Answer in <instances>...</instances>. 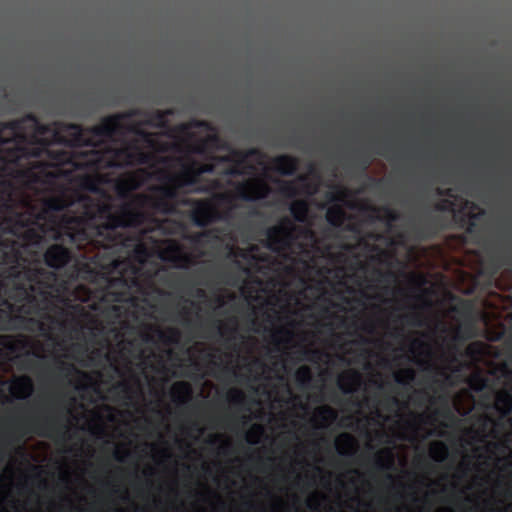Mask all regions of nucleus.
Listing matches in <instances>:
<instances>
[{
	"label": "nucleus",
	"instance_id": "f257e3e1",
	"mask_svg": "<svg viewBox=\"0 0 512 512\" xmlns=\"http://www.w3.org/2000/svg\"><path fill=\"white\" fill-rule=\"evenodd\" d=\"M138 115L137 110L108 115L96 125L52 122L44 124L37 116H26L0 124V172L26 168V173L68 167L86 173L148 165L152 156L138 146L136 140L113 145L117 136L128 131L138 139L151 143V133L138 126L128 128L122 122Z\"/></svg>",
	"mask_w": 512,
	"mask_h": 512
},
{
	"label": "nucleus",
	"instance_id": "f03ea898",
	"mask_svg": "<svg viewBox=\"0 0 512 512\" xmlns=\"http://www.w3.org/2000/svg\"><path fill=\"white\" fill-rule=\"evenodd\" d=\"M143 210L123 203L118 208L87 195L61 188L40 200V208L13 184L0 181V236L20 244L36 245L40 233L32 228L39 222L56 226V240L83 253L105 274L117 268L116 254L124 244L120 229L139 228L146 223Z\"/></svg>",
	"mask_w": 512,
	"mask_h": 512
},
{
	"label": "nucleus",
	"instance_id": "7ed1b4c3",
	"mask_svg": "<svg viewBox=\"0 0 512 512\" xmlns=\"http://www.w3.org/2000/svg\"><path fill=\"white\" fill-rule=\"evenodd\" d=\"M269 194V186L261 180H245L235 183V195L229 193H218L213 199H192L184 200V205L190 206L189 220L194 226L204 229L212 224L229 217V212L236 206L234 199L244 202H254L264 199Z\"/></svg>",
	"mask_w": 512,
	"mask_h": 512
},
{
	"label": "nucleus",
	"instance_id": "20e7f679",
	"mask_svg": "<svg viewBox=\"0 0 512 512\" xmlns=\"http://www.w3.org/2000/svg\"><path fill=\"white\" fill-rule=\"evenodd\" d=\"M7 300H11L18 306V311L23 315H36L40 318H47L49 311V292L46 286L14 282L6 291Z\"/></svg>",
	"mask_w": 512,
	"mask_h": 512
},
{
	"label": "nucleus",
	"instance_id": "39448f33",
	"mask_svg": "<svg viewBox=\"0 0 512 512\" xmlns=\"http://www.w3.org/2000/svg\"><path fill=\"white\" fill-rule=\"evenodd\" d=\"M22 253L19 250L18 242L14 240H5L0 236V265L7 267V277L15 282L26 281L28 285L46 287L40 282L43 275V269L32 267H21Z\"/></svg>",
	"mask_w": 512,
	"mask_h": 512
},
{
	"label": "nucleus",
	"instance_id": "423d86ee",
	"mask_svg": "<svg viewBox=\"0 0 512 512\" xmlns=\"http://www.w3.org/2000/svg\"><path fill=\"white\" fill-rule=\"evenodd\" d=\"M75 420L73 411L68 406L58 405L52 414L32 421L34 433L41 437L50 438L53 434L65 440V434L70 429L71 421Z\"/></svg>",
	"mask_w": 512,
	"mask_h": 512
},
{
	"label": "nucleus",
	"instance_id": "0eeeda50",
	"mask_svg": "<svg viewBox=\"0 0 512 512\" xmlns=\"http://www.w3.org/2000/svg\"><path fill=\"white\" fill-rule=\"evenodd\" d=\"M185 186L162 183L153 187V196L142 195L143 203L161 215H173L176 212V201L179 191Z\"/></svg>",
	"mask_w": 512,
	"mask_h": 512
},
{
	"label": "nucleus",
	"instance_id": "6e6552de",
	"mask_svg": "<svg viewBox=\"0 0 512 512\" xmlns=\"http://www.w3.org/2000/svg\"><path fill=\"white\" fill-rule=\"evenodd\" d=\"M203 175L195 171V162L183 166L178 174H162V183L194 188L196 193H210L217 187V182L213 181L210 185L198 186L199 177Z\"/></svg>",
	"mask_w": 512,
	"mask_h": 512
},
{
	"label": "nucleus",
	"instance_id": "1a4fd4ad",
	"mask_svg": "<svg viewBox=\"0 0 512 512\" xmlns=\"http://www.w3.org/2000/svg\"><path fill=\"white\" fill-rule=\"evenodd\" d=\"M347 197V190L339 186H336L333 191L325 195L327 202L333 204L328 207L325 220H327L328 225L332 226L334 229L341 228L343 223L347 220V213L343 210L342 206L338 204L343 203Z\"/></svg>",
	"mask_w": 512,
	"mask_h": 512
},
{
	"label": "nucleus",
	"instance_id": "9d476101",
	"mask_svg": "<svg viewBox=\"0 0 512 512\" xmlns=\"http://www.w3.org/2000/svg\"><path fill=\"white\" fill-rule=\"evenodd\" d=\"M293 230L294 226L288 218H284L278 225L266 229V248L278 251L280 248L287 247L293 240Z\"/></svg>",
	"mask_w": 512,
	"mask_h": 512
},
{
	"label": "nucleus",
	"instance_id": "9b49d317",
	"mask_svg": "<svg viewBox=\"0 0 512 512\" xmlns=\"http://www.w3.org/2000/svg\"><path fill=\"white\" fill-rule=\"evenodd\" d=\"M14 310L0 309V332H6L14 329L12 325L14 321H19L25 324V329L30 330L31 327H36L40 331H45V324L34 317L14 316Z\"/></svg>",
	"mask_w": 512,
	"mask_h": 512
},
{
	"label": "nucleus",
	"instance_id": "f8f14e48",
	"mask_svg": "<svg viewBox=\"0 0 512 512\" xmlns=\"http://www.w3.org/2000/svg\"><path fill=\"white\" fill-rule=\"evenodd\" d=\"M71 259L70 250L59 243L48 246L44 253V262L52 270H60L66 266Z\"/></svg>",
	"mask_w": 512,
	"mask_h": 512
},
{
	"label": "nucleus",
	"instance_id": "ddd939ff",
	"mask_svg": "<svg viewBox=\"0 0 512 512\" xmlns=\"http://www.w3.org/2000/svg\"><path fill=\"white\" fill-rule=\"evenodd\" d=\"M161 259L180 269H186L193 263L192 255L185 253L181 246L176 243L168 245Z\"/></svg>",
	"mask_w": 512,
	"mask_h": 512
},
{
	"label": "nucleus",
	"instance_id": "4468645a",
	"mask_svg": "<svg viewBox=\"0 0 512 512\" xmlns=\"http://www.w3.org/2000/svg\"><path fill=\"white\" fill-rule=\"evenodd\" d=\"M361 211L370 212L369 222L385 221L388 225L399 220V213L389 206L376 207L374 205H363Z\"/></svg>",
	"mask_w": 512,
	"mask_h": 512
},
{
	"label": "nucleus",
	"instance_id": "2eb2a0df",
	"mask_svg": "<svg viewBox=\"0 0 512 512\" xmlns=\"http://www.w3.org/2000/svg\"><path fill=\"white\" fill-rule=\"evenodd\" d=\"M228 145H222V141L218 134H208V136L200 139L197 143L189 146V152L195 155H206V153L214 149H228Z\"/></svg>",
	"mask_w": 512,
	"mask_h": 512
},
{
	"label": "nucleus",
	"instance_id": "dca6fc26",
	"mask_svg": "<svg viewBox=\"0 0 512 512\" xmlns=\"http://www.w3.org/2000/svg\"><path fill=\"white\" fill-rule=\"evenodd\" d=\"M297 167H299V161L291 155L282 154L273 158L274 172L284 177L293 176L297 171Z\"/></svg>",
	"mask_w": 512,
	"mask_h": 512
},
{
	"label": "nucleus",
	"instance_id": "f3484780",
	"mask_svg": "<svg viewBox=\"0 0 512 512\" xmlns=\"http://www.w3.org/2000/svg\"><path fill=\"white\" fill-rule=\"evenodd\" d=\"M33 391L32 379L27 376H19L10 381L9 392L15 399L25 400Z\"/></svg>",
	"mask_w": 512,
	"mask_h": 512
},
{
	"label": "nucleus",
	"instance_id": "a211bd4d",
	"mask_svg": "<svg viewBox=\"0 0 512 512\" xmlns=\"http://www.w3.org/2000/svg\"><path fill=\"white\" fill-rule=\"evenodd\" d=\"M440 231V220L437 216H429L417 226H415V235L420 241L433 239Z\"/></svg>",
	"mask_w": 512,
	"mask_h": 512
},
{
	"label": "nucleus",
	"instance_id": "6ab92c4d",
	"mask_svg": "<svg viewBox=\"0 0 512 512\" xmlns=\"http://www.w3.org/2000/svg\"><path fill=\"white\" fill-rule=\"evenodd\" d=\"M361 374L355 370H350L342 374L338 380V387L342 394L351 395L361 386Z\"/></svg>",
	"mask_w": 512,
	"mask_h": 512
},
{
	"label": "nucleus",
	"instance_id": "aec40b11",
	"mask_svg": "<svg viewBox=\"0 0 512 512\" xmlns=\"http://www.w3.org/2000/svg\"><path fill=\"white\" fill-rule=\"evenodd\" d=\"M146 125L153 126L155 128L163 129L168 124L167 118L173 115V110H153L146 112Z\"/></svg>",
	"mask_w": 512,
	"mask_h": 512
},
{
	"label": "nucleus",
	"instance_id": "412c9836",
	"mask_svg": "<svg viewBox=\"0 0 512 512\" xmlns=\"http://www.w3.org/2000/svg\"><path fill=\"white\" fill-rule=\"evenodd\" d=\"M192 397V386L186 381H177L172 386V398L178 404H184Z\"/></svg>",
	"mask_w": 512,
	"mask_h": 512
},
{
	"label": "nucleus",
	"instance_id": "4be33fe9",
	"mask_svg": "<svg viewBox=\"0 0 512 512\" xmlns=\"http://www.w3.org/2000/svg\"><path fill=\"white\" fill-rule=\"evenodd\" d=\"M78 374L82 376L84 379L89 380V376L81 371H79L75 365L71 363H66L61 360H56V377L58 380H68L72 375Z\"/></svg>",
	"mask_w": 512,
	"mask_h": 512
},
{
	"label": "nucleus",
	"instance_id": "5701e85b",
	"mask_svg": "<svg viewBox=\"0 0 512 512\" xmlns=\"http://www.w3.org/2000/svg\"><path fill=\"white\" fill-rule=\"evenodd\" d=\"M226 150L230 151V154L227 156H231L232 159L236 160V164L243 165L245 161H247L250 158H261L263 154H261V151L258 148H250L246 150H238L235 148H225Z\"/></svg>",
	"mask_w": 512,
	"mask_h": 512
},
{
	"label": "nucleus",
	"instance_id": "b1692460",
	"mask_svg": "<svg viewBox=\"0 0 512 512\" xmlns=\"http://www.w3.org/2000/svg\"><path fill=\"white\" fill-rule=\"evenodd\" d=\"M356 441L349 433H342L339 435L338 444H336V450H338V454L342 457H350L353 455L354 445Z\"/></svg>",
	"mask_w": 512,
	"mask_h": 512
},
{
	"label": "nucleus",
	"instance_id": "393cba45",
	"mask_svg": "<svg viewBox=\"0 0 512 512\" xmlns=\"http://www.w3.org/2000/svg\"><path fill=\"white\" fill-rule=\"evenodd\" d=\"M290 215L293 220L298 223L307 221V215H309V205L305 200H295L290 204L289 207Z\"/></svg>",
	"mask_w": 512,
	"mask_h": 512
},
{
	"label": "nucleus",
	"instance_id": "a878e982",
	"mask_svg": "<svg viewBox=\"0 0 512 512\" xmlns=\"http://www.w3.org/2000/svg\"><path fill=\"white\" fill-rule=\"evenodd\" d=\"M496 410L502 416H508L512 412V394L507 391H501L496 394Z\"/></svg>",
	"mask_w": 512,
	"mask_h": 512
},
{
	"label": "nucleus",
	"instance_id": "bb28decb",
	"mask_svg": "<svg viewBox=\"0 0 512 512\" xmlns=\"http://www.w3.org/2000/svg\"><path fill=\"white\" fill-rule=\"evenodd\" d=\"M393 460L391 450H381L374 455V468L377 471H387L391 469Z\"/></svg>",
	"mask_w": 512,
	"mask_h": 512
},
{
	"label": "nucleus",
	"instance_id": "cd10ccee",
	"mask_svg": "<svg viewBox=\"0 0 512 512\" xmlns=\"http://www.w3.org/2000/svg\"><path fill=\"white\" fill-rule=\"evenodd\" d=\"M429 455L435 462L442 463L448 457V446L443 441L432 442Z\"/></svg>",
	"mask_w": 512,
	"mask_h": 512
},
{
	"label": "nucleus",
	"instance_id": "c85d7f7f",
	"mask_svg": "<svg viewBox=\"0 0 512 512\" xmlns=\"http://www.w3.org/2000/svg\"><path fill=\"white\" fill-rule=\"evenodd\" d=\"M295 380L298 386L306 388L310 381H312V372L310 371V368L307 365H303L296 369Z\"/></svg>",
	"mask_w": 512,
	"mask_h": 512
},
{
	"label": "nucleus",
	"instance_id": "c756f323",
	"mask_svg": "<svg viewBox=\"0 0 512 512\" xmlns=\"http://www.w3.org/2000/svg\"><path fill=\"white\" fill-rule=\"evenodd\" d=\"M157 339L161 340L165 345H172L179 341V331L175 328L168 329L167 332L156 329Z\"/></svg>",
	"mask_w": 512,
	"mask_h": 512
},
{
	"label": "nucleus",
	"instance_id": "7c9ffc66",
	"mask_svg": "<svg viewBox=\"0 0 512 512\" xmlns=\"http://www.w3.org/2000/svg\"><path fill=\"white\" fill-rule=\"evenodd\" d=\"M398 320L401 323L406 324L411 327H422L424 326V320L422 319L421 313L417 311H413L408 314H403L398 317Z\"/></svg>",
	"mask_w": 512,
	"mask_h": 512
},
{
	"label": "nucleus",
	"instance_id": "2f4dec72",
	"mask_svg": "<svg viewBox=\"0 0 512 512\" xmlns=\"http://www.w3.org/2000/svg\"><path fill=\"white\" fill-rule=\"evenodd\" d=\"M191 129H205V130H212L211 124L205 120H192L188 123L180 124L178 126V130H180L181 133H187Z\"/></svg>",
	"mask_w": 512,
	"mask_h": 512
},
{
	"label": "nucleus",
	"instance_id": "473e14b6",
	"mask_svg": "<svg viewBox=\"0 0 512 512\" xmlns=\"http://www.w3.org/2000/svg\"><path fill=\"white\" fill-rule=\"evenodd\" d=\"M316 416L323 424H327L337 418V413L333 408H331V406L325 405L320 406V408L317 409Z\"/></svg>",
	"mask_w": 512,
	"mask_h": 512
},
{
	"label": "nucleus",
	"instance_id": "72a5a7b5",
	"mask_svg": "<svg viewBox=\"0 0 512 512\" xmlns=\"http://www.w3.org/2000/svg\"><path fill=\"white\" fill-rule=\"evenodd\" d=\"M467 383H469L470 389L474 390V392H481L487 387V379L481 374H474L470 376Z\"/></svg>",
	"mask_w": 512,
	"mask_h": 512
},
{
	"label": "nucleus",
	"instance_id": "f704fd0d",
	"mask_svg": "<svg viewBox=\"0 0 512 512\" xmlns=\"http://www.w3.org/2000/svg\"><path fill=\"white\" fill-rule=\"evenodd\" d=\"M279 192H281L282 196L288 199H293L299 194V191L293 181H282L281 187H279Z\"/></svg>",
	"mask_w": 512,
	"mask_h": 512
},
{
	"label": "nucleus",
	"instance_id": "c9c22d12",
	"mask_svg": "<svg viewBox=\"0 0 512 512\" xmlns=\"http://www.w3.org/2000/svg\"><path fill=\"white\" fill-rule=\"evenodd\" d=\"M415 378V372L411 368H407L402 373L394 375V382L399 385H407Z\"/></svg>",
	"mask_w": 512,
	"mask_h": 512
},
{
	"label": "nucleus",
	"instance_id": "e433bc0d",
	"mask_svg": "<svg viewBox=\"0 0 512 512\" xmlns=\"http://www.w3.org/2000/svg\"><path fill=\"white\" fill-rule=\"evenodd\" d=\"M204 156L210 163L224 164V163H234L236 164V160L232 159L230 155H214L210 152L206 153Z\"/></svg>",
	"mask_w": 512,
	"mask_h": 512
},
{
	"label": "nucleus",
	"instance_id": "4c0bfd02",
	"mask_svg": "<svg viewBox=\"0 0 512 512\" xmlns=\"http://www.w3.org/2000/svg\"><path fill=\"white\" fill-rule=\"evenodd\" d=\"M2 349L14 353L18 349L15 339L9 335H0V350Z\"/></svg>",
	"mask_w": 512,
	"mask_h": 512
},
{
	"label": "nucleus",
	"instance_id": "58836bf2",
	"mask_svg": "<svg viewBox=\"0 0 512 512\" xmlns=\"http://www.w3.org/2000/svg\"><path fill=\"white\" fill-rule=\"evenodd\" d=\"M17 431L20 433V435L15 436L13 432H10L9 435H7V438L4 439V445L11 446L14 443L20 442L22 437H24L29 432V430L25 429L21 425L17 426Z\"/></svg>",
	"mask_w": 512,
	"mask_h": 512
},
{
	"label": "nucleus",
	"instance_id": "ea45409f",
	"mask_svg": "<svg viewBox=\"0 0 512 512\" xmlns=\"http://www.w3.org/2000/svg\"><path fill=\"white\" fill-rule=\"evenodd\" d=\"M244 393L240 389H232L228 392V401L239 406L244 403Z\"/></svg>",
	"mask_w": 512,
	"mask_h": 512
},
{
	"label": "nucleus",
	"instance_id": "a19ab883",
	"mask_svg": "<svg viewBox=\"0 0 512 512\" xmlns=\"http://www.w3.org/2000/svg\"><path fill=\"white\" fill-rule=\"evenodd\" d=\"M263 434V427L260 424H254L251 427V430H249L248 434H246V437H248V442L252 444L258 443L257 440L252 439H258Z\"/></svg>",
	"mask_w": 512,
	"mask_h": 512
},
{
	"label": "nucleus",
	"instance_id": "79ce46f5",
	"mask_svg": "<svg viewBox=\"0 0 512 512\" xmlns=\"http://www.w3.org/2000/svg\"><path fill=\"white\" fill-rule=\"evenodd\" d=\"M98 275H100V271L93 269L88 264L83 265L82 277L85 278V280L94 282L95 280H97Z\"/></svg>",
	"mask_w": 512,
	"mask_h": 512
},
{
	"label": "nucleus",
	"instance_id": "37998d69",
	"mask_svg": "<svg viewBox=\"0 0 512 512\" xmlns=\"http://www.w3.org/2000/svg\"><path fill=\"white\" fill-rule=\"evenodd\" d=\"M320 356L321 352L318 349L303 348V350H301V359L303 360L315 361L319 359Z\"/></svg>",
	"mask_w": 512,
	"mask_h": 512
},
{
	"label": "nucleus",
	"instance_id": "c03bdc74",
	"mask_svg": "<svg viewBox=\"0 0 512 512\" xmlns=\"http://www.w3.org/2000/svg\"><path fill=\"white\" fill-rule=\"evenodd\" d=\"M279 336H285L286 339H284V342L289 343L290 340L293 338V332L284 327L274 331L273 341L276 342V344L280 343Z\"/></svg>",
	"mask_w": 512,
	"mask_h": 512
},
{
	"label": "nucleus",
	"instance_id": "a18cd8bd",
	"mask_svg": "<svg viewBox=\"0 0 512 512\" xmlns=\"http://www.w3.org/2000/svg\"><path fill=\"white\" fill-rule=\"evenodd\" d=\"M215 170V164L214 163H204V164H198L195 162V172L202 173V174H212Z\"/></svg>",
	"mask_w": 512,
	"mask_h": 512
},
{
	"label": "nucleus",
	"instance_id": "49530a36",
	"mask_svg": "<svg viewBox=\"0 0 512 512\" xmlns=\"http://www.w3.org/2000/svg\"><path fill=\"white\" fill-rule=\"evenodd\" d=\"M242 164H235L224 170V175L228 177H238L244 175V171L241 168Z\"/></svg>",
	"mask_w": 512,
	"mask_h": 512
},
{
	"label": "nucleus",
	"instance_id": "de8ad7c7",
	"mask_svg": "<svg viewBox=\"0 0 512 512\" xmlns=\"http://www.w3.org/2000/svg\"><path fill=\"white\" fill-rule=\"evenodd\" d=\"M0 305L4 310L17 311L18 314H22L21 311L18 310V307L21 306V303L12 302L11 300L2 299Z\"/></svg>",
	"mask_w": 512,
	"mask_h": 512
},
{
	"label": "nucleus",
	"instance_id": "09e8293b",
	"mask_svg": "<svg viewBox=\"0 0 512 512\" xmlns=\"http://www.w3.org/2000/svg\"><path fill=\"white\" fill-rule=\"evenodd\" d=\"M216 329H218V333H219V335H221V337H223V335H225L226 332L230 333V337L227 338V342L236 338V328L235 327L226 328V327H223L220 324V322H218V325H216Z\"/></svg>",
	"mask_w": 512,
	"mask_h": 512
},
{
	"label": "nucleus",
	"instance_id": "8fccbe9b",
	"mask_svg": "<svg viewBox=\"0 0 512 512\" xmlns=\"http://www.w3.org/2000/svg\"><path fill=\"white\" fill-rule=\"evenodd\" d=\"M454 203L450 199L440 200L439 203L436 204L437 211H453Z\"/></svg>",
	"mask_w": 512,
	"mask_h": 512
},
{
	"label": "nucleus",
	"instance_id": "3c124183",
	"mask_svg": "<svg viewBox=\"0 0 512 512\" xmlns=\"http://www.w3.org/2000/svg\"><path fill=\"white\" fill-rule=\"evenodd\" d=\"M105 281H107L108 286H110V287H113V286H116V285L125 286V279L122 276L115 277V278L109 277V276H105Z\"/></svg>",
	"mask_w": 512,
	"mask_h": 512
},
{
	"label": "nucleus",
	"instance_id": "603ef678",
	"mask_svg": "<svg viewBox=\"0 0 512 512\" xmlns=\"http://www.w3.org/2000/svg\"><path fill=\"white\" fill-rule=\"evenodd\" d=\"M425 348H427V344L420 339H414L410 342V352H415L418 349L421 350Z\"/></svg>",
	"mask_w": 512,
	"mask_h": 512
},
{
	"label": "nucleus",
	"instance_id": "864d4df0",
	"mask_svg": "<svg viewBox=\"0 0 512 512\" xmlns=\"http://www.w3.org/2000/svg\"><path fill=\"white\" fill-rule=\"evenodd\" d=\"M508 263L506 261V258L503 255H495L493 256V265H494V272H497V270L500 268V266Z\"/></svg>",
	"mask_w": 512,
	"mask_h": 512
},
{
	"label": "nucleus",
	"instance_id": "5fc2aeb1",
	"mask_svg": "<svg viewBox=\"0 0 512 512\" xmlns=\"http://www.w3.org/2000/svg\"><path fill=\"white\" fill-rule=\"evenodd\" d=\"M116 389H120L121 392L126 394L127 399H130L131 387L127 382H120L116 384Z\"/></svg>",
	"mask_w": 512,
	"mask_h": 512
},
{
	"label": "nucleus",
	"instance_id": "6e6d98bb",
	"mask_svg": "<svg viewBox=\"0 0 512 512\" xmlns=\"http://www.w3.org/2000/svg\"><path fill=\"white\" fill-rule=\"evenodd\" d=\"M210 235L211 231L198 232L194 236H192V242H194L195 244H199L202 238L209 237Z\"/></svg>",
	"mask_w": 512,
	"mask_h": 512
},
{
	"label": "nucleus",
	"instance_id": "4d7b16f0",
	"mask_svg": "<svg viewBox=\"0 0 512 512\" xmlns=\"http://www.w3.org/2000/svg\"><path fill=\"white\" fill-rule=\"evenodd\" d=\"M358 163H360V168L365 172L370 166V158L367 156L361 155L360 159H358Z\"/></svg>",
	"mask_w": 512,
	"mask_h": 512
},
{
	"label": "nucleus",
	"instance_id": "13d9d810",
	"mask_svg": "<svg viewBox=\"0 0 512 512\" xmlns=\"http://www.w3.org/2000/svg\"><path fill=\"white\" fill-rule=\"evenodd\" d=\"M384 183L383 179L369 178V184L372 188L380 189Z\"/></svg>",
	"mask_w": 512,
	"mask_h": 512
},
{
	"label": "nucleus",
	"instance_id": "bf43d9fd",
	"mask_svg": "<svg viewBox=\"0 0 512 512\" xmlns=\"http://www.w3.org/2000/svg\"><path fill=\"white\" fill-rule=\"evenodd\" d=\"M437 194H439V196H446L448 198H453L454 197V193H453V190L451 188H447V189H439L437 190Z\"/></svg>",
	"mask_w": 512,
	"mask_h": 512
},
{
	"label": "nucleus",
	"instance_id": "052dcab7",
	"mask_svg": "<svg viewBox=\"0 0 512 512\" xmlns=\"http://www.w3.org/2000/svg\"><path fill=\"white\" fill-rule=\"evenodd\" d=\"M33 366V362L32 360L30 359H25L23 360V362H21V367L20 369H25V370H28V369H31Z\"/></svg>",
	"mask_w": 512,
	"mask_h": 512
},
{
	"label": "nucleus",
	"instance_id": "680f3d73",
	"mask_svg": "<svg viewBox=\"0 0 512 512\" xmlns=\"http://www.w3.org/2000/svg\"><path fill=\"white\" fill-rule=\"evenodd\" d=\"M194 294L195 297L197 298H200V299H203L204 297H206V293L204 292V290L202 288H195L194 290Z\"/></svg>",
	"mask_w": 512,
	"mask_h": 512
},
{
	"label": "nucleus",
	"instance_id": "e2e57ef3",
	"mask_svg": "<svg viewBox=\"0 0 512 512\" xmlns=\"http://www.w3.org/2000/svg\"><path fill=\"white\" fill-rule=\"evenodd\" d=\"M387 402L392 407H398L399 406V400L396 397H394V396L388 397Z\"/></svg>",
	"mask_w": 512,
	"mask_h": 512
},
{
	"label": "nucleus",
	"instance_id": "0e129e2a",
	"mask_svg": "<svg viewBox=\"0 0 512 512\" xmlns=\"http://www.w3.org/2000/svg\"><path fill=\"white\" fill-rule=\"evenodd\" d=\"M290 143H292L293 146H298L299 143H301V138L292 136V137H290Z\"/></svg>",
	"mask_w": 512,
	"mask_h": 512
},
{
	"label": "nucleus",
	"instance_id": "69168bd1",
	"mask_svg": "<svg viewBox=\"0 0 512 512\" xmlns=\"http://www.w3.org/2000/svg\"><path fill=\"white\" fill-rule=\"evenodd\" d=\"M467 355L472 356L475 353V344H470L469 347H467Z\"/></svg>",
	"mask_w": 512,
	"mask_h": 512
},
{
	"label": "nucleus",
	"instance_id": "338daca9",
	"mask_svg": "<svg viewBox=\"0 0 512 512\" xmlns=\"http://www.w3.org/2000/svg\"><path fill=\"white\" fill-rule=\"evenodd\" d=\"M363 330H364V332L372 333V332H373V326H372V324H371V323L364 324V326H363Z\"/></svg>",
	"mask_w": 512,
	"mask_h": 512
},
{
	"label": "nucleus",
	"instance_id": "774afa93",
	"mask_svg": "<svg viewBox=\"0 0 512 512\" xmlns=\"http://www.w3.org/2000/svg\"><path fill=\"white\" fill-rule=\"evenodd\" d=\"M437 415H443L444 417L451 418V412L447 409L444 413H440V411H436Z\"/></svg>",
	"mask_w": 512,
	"mask_h": 512
}]
</instances>
